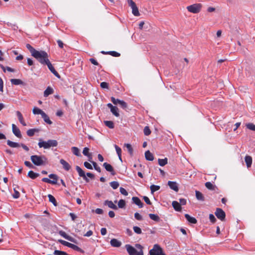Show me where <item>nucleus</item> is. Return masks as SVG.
<instances>
[{
    "instance_id": "f257e3e1",
    "label": "nucleus",
    "mask_w": 255,
    "mask_h": 255,
    "mask_svg": "<svg viewBox=\"0 0 255 255\" xmlns=\"http://www.w3.org/2000/svg\"><path fill=\"white\" fill-rule=\"evenodd\" d=\"M26 47L28 49L31 55L36 58L41 64L45 65L49 60L48 54L44 51H37L29 44H26Z\"/></svg>"
},
{
    "instance_id": "f03ea898",
    "label": "nucleus",
    "mask_w": 255,
    "mask_h": 255,
    "mask_svg": "<svg viewBox=\"0 0 255 255\" xmlns=\"http://www.w3.org/2000/svg\"><path fill=\"white\" fill-rule=\"evenodd\" d=\"M38 145L40 148L48 149L51 147H56L58 145V141L55 139H49L47 141H44L42 139H39Z\"/></svg>"
},
{
    "instance_id": "7ed1b4c3",
    "label": "nucleus",
    "mask_w": 255,
    "mask_h": 255,
    "mask_svg": "<svg viewBox=\"0 0 255 255\" xmlns=\"http://www.w3.org/2000/svg\"><path fill=\"white\" fill-rule=\"evenodd\" d=\"M135 247L139 250L137 251L135 248L130 245H126L125 247L129 255H143L142 247L139 244H136Z\"/></svg>"
},
{
    "instance_id": "20e7f679",
    "label": "nucleus",
    "mask_w": 255,
    "mask_h": 255,
    "mask_svg": "<svg viewBox=\"0 0 255 255\" xmlns=\"http://www.w3.org/2000/svg\"><path fill=\"white\" fill-rule=\"evenodd\" d=\"M30 159L32 163L36 166H41L45 164L47 162V159L44 155H32Z\"/></svg>"
},
{
    "instance_id": "39448f33",
    "label": "nucleus",
    "mask_w": 255,
    "mask_h": 255,
    "mask_svg": "<svg viewBox=\"0 0 255 255\" xmlns=\"http://www.w3.org/2000/svg\"><path fill=\"white\" fill-rule=\"evenodd\" d=\"M202 4L201 3H195L187 7V10L193 13H197L201 11Z\"/></svg>"
},
{
    "instance_id": "423d86ee",
    "label": "nucleus",
    "mask_w": 255,
    "mask_h": 255,
    "mask_svg": "<svg viewBox=\"0 0 255 255\" xmlns=\"http://www.w3.org/2000/svg\"><path fill=\"white\" fill-rule=\"evenodd\" d=\"M163 253L162 249L158 244H155L149 251V255H162Z\"/></svg>"
},
{
    "instance_id": "0eeeda50",
    "label": "nucleus",
    "mask_w": 255,
    "mask_h": 255,
    "mask_svg": "<svg viewBox=\"0 0 255 255\" xmlns=\"http://www.w3.org/2000/svg\"><path fill=\"white\" fill-rule=\"evenodd\" d=\"M128 5L132 9V13L136 16H139L140 13L135 3L132 0H127Z\"/></svg>"
},
{
    "instance_id": "6e6552de",
    "label": "nucleus",
    "mask_w": 255,
    "mask_h": 255,
    "mask_svg": "<svg viewBox=\"0 0 255 255\" xmlns=\"http://www.w3.org/2000/svg\"><path fill=\"white\" fill-rule=\"evenodd\" d=\"M216 217L221 221H224L225 218V212L221 208H217L215 213Z\"/></svg>"
},
{
    "instance_id": "1a4fd4ad",
    "label": "nucleus",
    "mask_w": 255,
    "mask_h": 255,
    "mask_svg": "<svg viewBox=\"0 0 255 255\" xmlns=\"http://www.w3.org/2000/svg\"><path fill=\"white\" fill-rule=\"evenodd\" d=\"M59 234L62 236V237H63L64 238H65V239L71 242H73V243H74L75 244H77V241L76 239H75L74 238H73V237L68 235L65 232H64L63 231H59Z\"/></svg>"
},
{
    "instance_id": "9d476101",
    "label": "nucleus",
    "mask_w": 255,
    "mask_h": 255,
    "mask_svg": "<svg viewBox=\"0 0 255 255\" xmlns=\"http://www.w3.org/2000/svg\"><path fill=\"white\" fill-rule=\"evenodd\" d=\"M76 169L78 173L79 176L83 178V179L87 182H89V179L87 177L85 172L79 166H76Z\"/></svg>"
},
{
    "instance_id": "9b49d317",
    "label": "nucleus",
    "mask_w": 255,
    "mask_h": 255,
    "mask_svg": "<svg viewBox=\"0 0 255 255\" xmlns=\"http://www.w3.org/2000/svg\"><path fill=\"white\" fill-rule=\"evenodd\" d=\"M107 106L110 109L111 112L114 116L117 117L120 116L118 108L117 107L113 106V105L111 103L108 104Z\"/></svg>"
},
{
    "instance_id": "f8f14e48",
    "label": "nucleus",
    "mask_w": 255,
    "mask_h": 255,
    "mask_svg": "<svg viewBox=\"0 0 255 255\" xmlns=\"http://www.w3.org/2000/svg\"><path fill=\"white\" fill-rule=\"evenodd\" d=\"M112 101L115 105H119L124 109L127 107V104L124 101L115 99L113 97H112Z\"/></svg>"
},
{
    "instance_id": "ddd939ff",
    "label": "nucleus",
    "mask_w": 255,
    "mask_h": 255,
    "mask_svg": "<svg viewBox=\"0 0 255 255\" xmlns=\"http://www.w3.org/2000/svg\"><path fill=\"white\" fill-rule=\"evenodd\" d=\"M12 130L13 133L18 138H21L22 135L19 129L14 125L12 124Z\"/></svg>"
},
{
    "instance_id": "4468645a",
    "label": "nucleus",
    "mask_w": 255,
    "mask_h": 255,
    "mask_svg": "<svg viewBox=\"0 0 255 255\" xmlns=\"http://www.w3.org/2000/svg\"><path fill=\"white\" fill-rule=\"evenodd\" d=\"M45 65H47L48 66V69L50 70V71L57 77L60 78V75L58 74V73L55 70L54 68L52 66V64L49 61Z\"/></svg>"
},
{
    "instance_id": "2eb2a0df",
    "label": "nucleus",
    "mask_w": 255,
    "mask_h": 255,
    "mask_svg": "<svg viewBox=\"0 0 255 255\" xmlns=\"http://www.w3.org/2000/svg\"><path fill=\"white\" fill-rule=\"evenodd\" d=\"M168 185L169 186L170 189L176 192H177L179 190L178 185L176 182L169 181L168 182Z\"/></svg>"
},
{
    "instance_id": "dca6fc26",
    "label": "nucleus",
    "mask_w": 255,
    "mask_h": 255,
    "mask_svg": "<svg viewBox=\"0 0 255 255\" xmlns=\"http://www.w3.org/2000/svg\"><path fill=\"white\" fill-rule=\"evenodd\" d=\"M132 201L133 203L137 205L139 208L143 207V204L139 198L137 197H133L132 198Z\"/></svg>"
},
{
    "instance_id": "f3484780",
    "label": "nucleus",
    "mask_w": 255,
    "mask_h": 255,
    "mask_svg": "<svg viewBox=\"0 0 255 255\" xmlns=\"http://www.w3.org/2000/svg\"><path fill=\"white\" fill-rule=\"evenodd\" d=\"M103 166L106 170L109 172H110L112 175H114L115 174V173L114 171V169L111 164L107 162H105L103 164Z\"/></svg>"
},
{
    "instance_id": "a211bd4d",
    "label": "nucleus",
    "mask_w": 255,
    "mask_h": 255,
    "mask_svg": "<svg viewBox=\"0 0 255 255\" xmlns=\"http://www.w3.org/2000/svg\"><path fill=\"white\" fill-rule=\"evenodd\" d=\"M110 244L112 247H120L122 245V243L116 239H113L110 241Z\"/></svg>"
},
{
    "instance_id": "6ab92c4d",
    "label": "nucleus",
    "mask_w": 255,
    "mask_h": 255,
    "mask_svg": "<svg viewBox=\"0 0 255 255\" xmlns=\"http://www.w3.org/2000/svg\"><path fill=\"white\" fill-rule=\"evenodd\" d=\"M60 163L62 165L63 168L66 171H68L71 168V166L65 160L61 159L60 160Z\"/></svg>"
},
{
    "instance_id": "aec40b11",
    "label": "nucleus",
    "mask_w": 255,
    "mask_h": 255,
    "mask_svg": "<svg viewBox=\"0 0 255 255\" xmlns=\"http://www.w3.org/2000/svg\"><path fill=\"white\" fill-rule=\"evenodd\" d=\"M16 116L18 118V119L19 122L21 123V124L22 125V126H26V124L25 123V122L24 121L23 116H22V114H21V113L19 111H16Z\"/></svg>"
},
{
    "instance_id": "412c9836",
    "label": "nucleus",
    "mask_w": 255,
    "mask_h": 255,
    "mask_svg": "<svg viewBox=\"0 0 255 255\" xmlns=\"http://www.w3.org/2000/svg\"><path fill=\"white\" fill-rule=\"evenodd\" d=\"M172 205L174 208V209L176 211H181V207L180 204L176 201H173L172 203Z\"/></svg>"
},
{
    "instance_id": "4be33fe9",
    "label": "nucleus",
    "mask_w": 255,
    "mask_h": 255,
    "mask_svg": "<svg viewBox=\"0 0 255 255\" xmlns=\"http://www.w3.org/2000/svg\"><path fill=\"white\" fill-rule=\"evenodd\" d=\"M105 205H107L109 208L114 209L117 210L118 207L114 204V203L112 201L106 200L105 202Z\"/></svg>"
},
{
    "instance_id": "5701e85b",
    "label": "nucleus",
    "mask_w": 255,
    "mask_h": 255,
    "mask_svg": "<svg viewBox=\"0 0 255 255\" xmlns=\"http://www.w3.org/2000/svg\"><path fill=\"white\" fill-rule=\"evenodd\" d=\"M6 142L7 144L10 147L17 148L20 147V143L18 142H13L10 140H7Z\"/></svg>"
},
{
    "instance_id": "b1692460",
    "label": "nucleus",
    "mask_w": 255,
    "mask_h": 255,
    "mask_svg": "<svg viewBox=\"0 0 255 255\" xmlns=\"http://www.w3.org/2000/svg\"><path fill=\"white\" fill-rule=\"evenodd\" d=\"M245 160L246 163L247 164V166L248 168H249L251 166L252 164V158L251 156L247 155L245 157Z\"/></svg>"
},
{
    "instance_id": "393cba45",
    "label": "nucleus",
    "mask_w": 255,
    "mask_h": 255,
    "mask_svg": "<svg viewBox=\"0 0 255 255\" xmlns=\"http://www.w3.org/2000/svg\"><path fill=\"white\" fill-rule=\"evenodd\" d=\"M185 217L189 222L192 224H196L197 223V220L195 218L191 217L188 214H185Z\"/></svg>"
},
{
    "instance_id": "a878e982",
    "label": "nucleus",
    "mask_w": 255,
    "mask_h": 255,
    "mask_svg": "<svg viewBox=\"0 0 255 255\" xmlns=\"http://www.w3.org/2000/svg\"><path fill=\"white\" fill-rule=\"evenodd\" d=\"M145 157L146 159L149 161H152L154 159L153 154L149 150L145 151Z\"/></svg>"
},
{
    "instance_id": "bb28decb",
    "label": "nucleus",
    "mask_w": 255,
    "mask_h": 255,
    "mask_svg": "<svg viewBox=\"0 0 255 255\" xmlns=\"http://www.w3.org/2000/svg\"><path fill=\"white\" fill-rule=\"evenodd\" d=\"M195 195L197 200L202 201H204V197L201 192L198 191H196Z\"/></svg>"
},
{
    "instance_id": "cd10ccee",
    "label": "nucleus",
    "mask_w": 255,
    "mask_h": 255,
    "mask_svg": "<svg viewBox=\"0 0 255 255\" xmlns=\"http://www.w3.org/2000/svg\"><path fill=\"white\" fill-rule=\"evenodd\" d=\"M42 118H43V120L45 123L49 125H51L52 124V122L50 120L49 117L45 113H43V115L41 116Z\"/></svg>"
},
{
    "instance_id": "c85d7f7f",
    "label": "nucleus",
    "mask_w": 255,
    "mask_h": 255,
    "mask_svg": "<svg viewBox=\"0 0 255 255\" xmlns=\"http://www.w3.org/2000/svg\"><path fill=\"white\" fill-rule=\"evenodd\" d=\"M28 176L30 178L34 179L39 176V174L38 173H36L34 172L33 171H29L28 173Z\"/></svg>"
},
{
    "instance_id": "c756f323",
    "label": "nucleus",
    "mask_w": 255,
    "mask_h": 255,
    "mask_svg": "<svg viewBox=\"0 0 255 255\" xmlns=\"http://www.w3.org/2000/svg\"><path fill=\"white\" fill-rule=\"evenodd\" d=\"M72 151L73 153L77 156H81V154L80 152L79 149L78 147L73 146L71 148Z\"/></svg>"
},
{
    "instance_id": "7c9ffc66",
    "label": "nucleus",
    "mask_w": 255,
    "mask_h": 255,
    "mask_svg": "<svg viewBox=\"0 0 255 255\" xmlns=\"http://www.w3.org/2000/svg\"><path fill=\"white\" fill-rule=\"evenodd\" d=\"M32 112L33 114L34 115L40 114L41 115V116H42L43 115V113H44L43 111H42L41 110L37 107H34Z\"/></svg>"
},
{
    "instance_id": "2f4dec72",
    "label": "nucleus",
    "mask_w": 255,
    "mask_h": 255,
    "mask_svg": "<svg viewBox=\"0 0 255 255\" xmlns=\"http://www.w3.org/2000/svg\"><path fill=\"white\" fill-rule=\"evenodd\" d=\"M38 129H36V128H32V129H29L27 130L26 133L28 136H32L34 134L35 132H38Z\"/></svg>"
},
{
    "instance_id": "473e14b6",
    "label": "nucleus",
    "mask_w": 255,
    "mask_h": 255,
    "mask_svg": "<svg viewBox=\"0 0 255 255\" xmlns=\"http://www.w3.org/2000/svg\"><path fill=\"white\" fill-rule=\"evenodd\" d=\"M53 93V89L50 87H48L44 92V96H49L52 94Z\"/></svg>"
},
{
    "instance_id": "72a5a7b5",
    "label": "nucleus",
    "mask_w": 255,
    "mask_h": 255,
    "mask_svg": "<svg viewBox=\"0 0 255 255\" xmlns=\"http://www.w3.org/2000/svg\"><path fill=\"white\" fill-rule=\"evenodd\" d=\"M49 177L52 179V180H51V181H53L54 182V183H51V184H56L57 183V180H58V176L56 175H55L54 174H50V175H49Z\"/></svg>"
},
{
    "instance_id": "f704fd0d",
    "label": "nucleus",
    "mask_w": 255,
    "mask_h": 255,
    "mask_svg": "<svg viewBox=\"0 0 255 255\" xmlns=\"http://www.w3.org/2000/svg\"><path fill=\"white\" fill-rule=\"evenodd\" d=\"M48 197L49 198V201L51 202L55 206L57 205L56 199L51 194H49L48 195Z\"/></svg>"
},
{
    "instance_id": "c9c22d12",
    "label": "nucleus",
    "mask_w": 255,
    "mask_h": 255,
    "mask_svg": "<svg viewBox=\"0 0 255 255\" xmlns=\"http://www.w3.org/2000/svg\"><path fill=\"white\" fill-rule=\"evenodd\" d=\"M10 82L12 84L15 85H18L20 84H22V81L20 79H11L10 80Z\"/></svg>"
},
{
    "instance_id": "e433bc0d",
    "label": "nucleus",
    "mask_w": 255,
    "mask_h": 255,
    "mask_svg": "<svg viewBox=\"0 0 255 255\" xmlns=\"http://www.w3.org/2000/svg\"><path fill=\"white\" fill-rule=\"evenodd\" d=\"M149 218L155 221L159 222L160 220V218L157 215L153 214H149Z\"/></svg>"
},
{
    "instance_id": "4c0bfd02",
    "label": "nucleus",
    "mask_w": 255,
    "mask_h": 255,
    "mask_svg": "<svg viewBox=\"0 0 255 255\" xmlns=\"http://www.w3.org/2000/svg\"><path fill=\"white\" fill-rule=\"evenodd\" d=\"M105 125L110 128H114V124L112 121H104Z\"/></svg>"
},
{
    "instance_id": "58836bf2",
    "label": "nucleus",
    "mask_w": 255,
    "mask_h": 255,
    "mask_svg": "<svg viewBox=\"0 0 255 255\" xmlns=\"http://www.w3.org/2000/svg\"><path fill=\"white\" fill-rule=\"evenodd\" d=\"M151 193H153L154 192L159 190L160 186L155 185H151L150 187Z\"/></svg>"
},
{
    "instance_id": "ea45409f",
    "label": "nucleus",
    "mask_w": 255,
    "mask_h": 255,
    "mask_svg": "<svg viewBox=\"0 0 255 255\" xmlns=\"http://www.w3.org/2000/svg\"><path fill=\"white\" fill-rule=\"evenodd\" d=\"M158 164L161 166H164L167 163V159L165 158L164 159H158Z\"/></svg>"
},
{
    "instance_id": "a19ab883",
    "label": "nucleus",
    "mask_w": 255,
    "mask_h": 255,
    "mask_svg": "<svg viewBox=\"0 0 255 255\" xmlns=\"http://www.w3.org/2000/svg\"><path fill=\"white\" fill-rule=\"evenodd\" d=\"M205 186L207 188L210 190H213L215 189V186L211 182H207L205 183Z\"/></svg>"
},
{
    "instance_id": "79ce46f5",
    "label": "nucleus",
    "mask_w": 255,
    "mask_h": 255,
    "mask_svg": "<svg viewBox=\"0 0 255 255\" xmlns=\"http://www.w3.org/2000/svg\"><path fill=\"white\" fill-rule=\"evenodd\" d=\"M125 146L127 147L130 155H132L133 154V149L131 145L129 143H126Z\"/></svg>"
},
{
    "instance_id": "37998d69",
    "label": "nucleus",
    "mask_w": 255,
    "mask_h": 255,
    "mask_svg": "<svg viewBox=\"0 0 255 255\" xmlns=\"http://www.w3.org/2000/svg\"><path fill=\"white\" fill-rule=\"evenodd\" d=\"M126 206V202L123 199H121L118 202V207L120 208H124Z\"/></svg>"
},
{
    "instance_id": "c03bdc74",
    "label": "nucleus",
    "mask_w": 255,
    "mask_h": 255,
    "mask_svg": "<svg viewBox=\"0 0 255 255\" xmlns=\"http://www.w3.org/2000/svg\"><path fill=\"white\" fill-rule=\"evenodd\" d=\"M53 255H68V254L63 251H61L59 250H55Z\"/></svg>"
},
{
    "instance_id": "a18cd8bd",
    "label": "nucleus",
    "mask_w": 255,
    "mask_h": 255,
    "mask_svg": "<svg viewBox=\"0 0 255 255\" xmlns=\"http://www.w3.org/2000/svg\"><path fill=\"white\" fill-rule=\"evenodd\" d=\"M110 184L114 189H116L119 186V183L117 181H112Z\"/></svg>"
},
{
    "instance_id": "49530a36",
    "label": "nucleus",
    "mask_w": 255,
    "mask_h": 255,
    "mask_svg": "<svg viewBox=\"0 0 255 255\" xmlns=\"http://www.w3.org/2000/svg\"><path fill=\"white\" fill-rule=\"evenodd\" d=\"M133 230L134 232L137 234H141L142 233L141 229L138 227L134 226L133 227Z\"/></svg>"
},
{
    "instance_id": "de8ad7c7",
    "label": "nucleus",
    "mask_w": 255,
    "mask_h": 255,
    "mask_svg": "<svg viewBox=\"0 0 255 255\" xmlns=\"http://www.w3.org/2000/svg\"><path fill=\"white\" fill-rule=\"evenodd\" d=\"M143 132L145 135H149L150 134L151 131L148 127L146 126L144 128Z\"/></svg>"
},
{
    "instance_id": "09e8293b",
    "label": "nucleus",
    "mask_w": 255,
    "mask_h": 255,
    "mask_svg": "<svg viewBox=\"0 0 255 255\" xmlns=\"http://www.w3.org/2000/svg\"><path fill=\"white\" fill-rule=\"evenodd\" d=\"M58 242L61 243L62 245H64L65 246L68 247L69 248L70 245L71 244L70 243H69L68 242H66V241L62 240H58Z\"/></svg>"
},
{
    "instance_id": "8fccbe9b",
    "label": "nucleus",
    "mask_w": 255,
    "mask_h": 255,
    "mask_svg": "<svg viewBox=\"0 0 255 255\" xmlns=\"http://www.w3.org/2000/svg\"><path fill=\"white\" fill-rule=\"evenodd\" d=\"M69 248H70L75 251H81V249L79 247H78L77 246H76L75 245L71 244V243L70 245Z\"/></svg>"
},
{
    "instance_id": "3c124183",
    "label": "nucleus",
    "mask_w": 255,
    "mask_h": 255,
    "mask_svg": "<svg viewBox=\"0 0 255 255\" xmlns=\"http://www.w3.org/2000/svg\"><path fill=\"white\" fill-rule=\"evenodd\" d=\"M92 163L96 170H97L98 172H101V168L98 166L97 164L95 162H92Z\"/></svg>"
},
{
    "instance_id": "603ef678",
    "label": "nucleus",
    "mask_w": 255,
    "mask_h": 255,
    "mask_svg": "<svg viewBox=\"0 0 255 255\" xmlns=\"http://www.w3.org/2000/svg\"><path fill=\"white\" fill-rule=\"evenodd\" d=\"M247 127L248 128H249L252 130L255 131V125L253 124L249 123V124H247Z\"/></svg>"
},
{
    "instance_id": "864d4df0",
    "label": "nucleus",
    "mask_w": 255,
    "mask_h": 255,
    "mask_svg": "<svg viewBox=\"0 0 255 255\" xmlns=\"http://www.w3.org/2000/svg\"><path fill=\"white\" fill-rule=\"evenodd\" d=\"M108 54L114 56V57H119L120 56V54L116 51H109Z\"/></svg>"
},
{
    "instance_id": "5fc2aeb1",
    "label": "nucleus",
    "mask_w": 255,
    "mask_h": 255,
    "mask_svg": "<svg viewBox=\"0 0 255 255\" xmlns=\"http://www.w3.org/2000/svg\"><path fill=\"white\" fill-rule=\"evenodd\" d=\"M84 166L88 169H93L92 165L89 162L85 161L84 163Z\"/></svg>"
},
{
    "instance_id": "6e6d98bb",
    "label": "nucleus",
    "mask_w": 255,
    "mask_h": 255,
    "mask_svg": "<svg viewBox=\"0 0 255 255\" xmlns=\"http://www.w3.org/2000/svg\"><path fill=\"white\" fill-rule=\"evenodd\" d=\"M120 191L122 194L125 196H127L128 195V193L127 190L123 187H120Z\"/></svg>"
},
{
    "instance_id": "4d7b16f0",
    "label": "nucleus",
    "mask_w": 255,
    "mask_h": 255,
    "mask_svg": "<svg viewBox=\"0 0 255 255\" xmlns=\"http://www.w3.org/2000/svg\"><path fill=\"white\" fill-rule=\"evenodd\" d=\"M115 149H116V152H117V153L118 154V155H121V154H122L121 148L116 144L115 145Z\"/></svg>"
},
{
    "instance_id": "13d9d810",
    "label": "nucleus",
    "mask_w": 255,
    "mask_h": 255,
    "mask_svg": "<svg viewBox=\"0 0 255 255\" xmlns=\"http://www.w3.org/2000/svg\"><path fill=\"white\" fill-rule=\"evenodd\" d=\"M89 148L86 147L84 148V149L83 150V154L85 156H87L90 154L89 152Z\"/></svg>"
},
{
    "instance_id": "bf43d9fd",
    "label": "nucleus",
    "mask_w": 255,
    "mask_h": 255,
    "mask_svg": "<svg viewBox=\"0 0 255 255\" xmlns=\"http://www.w3.org/2000/svg\"><path fill=\"white\" fill-rule=\"evenodd\" d=\"M134 218L138 221H141L142 220V216L137 212L134 214Z\"/></svg>"
},
{
    "instance_id": "052dcab7",
    "label": "nucleus",
    "mask_w": 255,
    "mask_h": 255,
    "mask_svg": "<svg viewBox=\"0 0 255 255\" xmlns=\"http://www.w3.org/2000/svg\"><path fill=\"white\" fill-rule=\"evenodd\" d=\"M209 219L210 221L213 223H215L216 221V219L214 215L212 214H210L209 215Z\"/></svg>"
},
{
    "instance_id": "680f3d73",
    "label": "nucleus",
    "mask_w": 255,
    "mask_h": 255,
    "mask_svg": "<svg viewBox=\"0 0 255 255\" xmlns=\"http://www.w3.org/2000/svg\"><path fill=\"white\" fill-rule=\"evenodd\" d=\"M143 199L147 204L151 205V203L149 199L147 196H143Z\"/></svg>"
},
{
    "instance_id": "e2e57ef3",
    "label": "nucleus",
    "mask_w": 255,
    "mask_h": 255,
    "mask_svg": "<svg viewBox=\"0 0 255 255\" xmlns=\"http://www.w3.org/2000/svg\"><path fill=\"white\" fill-rule=\"evenodd\" d=\"M42 181L43 182H46V183H50V184H51V183H54V181H51V180H50V179H48L47 178H42Z\"/></svg>"
},
{
    "instance_id": "0e129e2a",
    "label": "nucleus",
    "mask_w": 255,
    "mask_h": 255,
    "mask_svg": "<svg viewBox=\"0 0 255 255\" xmlns=\"http://www.w3.org/2000/svg\"><path fill=\"white\" fill-rule=\"evenodd\" d=\"M181 205H184L186 204V200L184 198H181L179 199V203Z\"/></svg>"
},
{
    "instance_id": "69168bd1",
    "label": "nucleus",
    "mask_w": 255,
    "mask_h": 255,
    "mask_svg": "<svg viewBox=\"0 0 255 255\" xmlns=\"http://www.w3.org/2000/svg\"><path fill=\"white\" fill-rule=\"evenodd\" d=\"M90 61L94 65H98V62L94 58H90L89 59Z\"/></svg>"
},
{
    "instance_id": "338daca9",
    "label": "nucleus",
    "mask_w": 255,
    "mask_h": 255,
    "mask_svg": "<svg viewBox=\"0 0 255 255\" xmlns=\"http://www.w3.org/2000/svg\"><path fill=\"white\" fill-rule=\"evenodd\" d=\"M100 86L102 88H108V84L106 82H103L101 83Z\"/></svg>"
},
{
    "instance_id": "774afa93",
    "label": "nucleus",
    "mask_w": 255,
    "mask_h": 255,
    "mask_svg": "<svg viewBox=\"0 0 255 255\" xmlns=\"http://www.w3.org/2000/svg\"><path fill=\"white\" fill-rule=\"evenodd\" d=\"M20 146L22 147L26 151H28L29 150L28 147L23 143H20Z\"/></svg>"
}]
</instances>
